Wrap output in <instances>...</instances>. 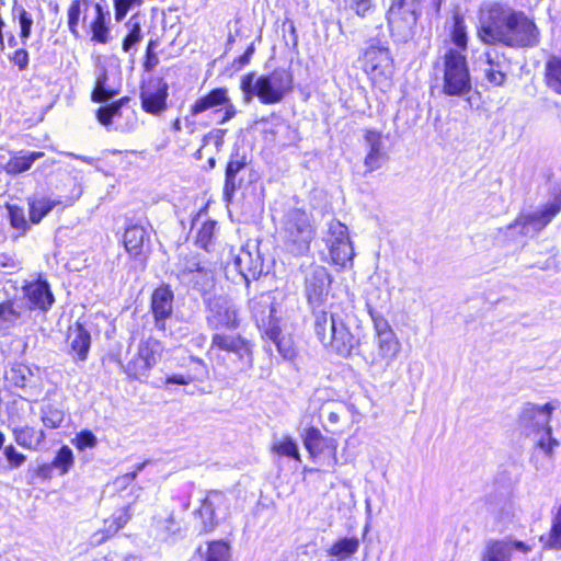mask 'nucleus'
Here are the masks:
<instances>
[{"mask_svg": "<svg viewBox=\"0 0 561 561\" xmlns=\"http://www.w3.org/2000/svg\"><path fill=\"white\" fill-rule=\"evenodd\" d=\"M484 56L486 67L483 71L486 80L496 87L503 85L511 68L510 60L496 48L488 49Z\"/></svg>", "mask_w": 561, "mask_h": 561, "instance_id": "nucleus-19", "label": "nucleus"}, {"mask_svg": "<svg viewBox=\"0 0 561 561\" xmlns=\"http://www.w3.org/2000/svg\"><path fill=\"white\" fill-rule=\"evenodd\" d=\"M556 405L548 402L542 407L526 403L518 416V426L526 433V435L530 434H540L545 428L550 426L551 414Z\"/></svg>", "mask_w": 561, "mask_h": 561, "instance_id": "nucleus-12", "label": "nucleus"}, {"mask_svg": "<svg viewBox=\"0 0 561 561\" xmlns=\"http://www.w3.org/2000/svg\"><path fill=\"white\" fill-rule=\"evenodd\" d=\"M145 240L148 234L142 226H128L124 233V247L130 256L137 257L142 253Z\"/></svg>", "mask_w": 561, "mask_h": 561, "instance_id": "nucleus-31", "label": "nucleus"}, {"mask_svg": "<svg viewBox=\"0 0 561 561\" xmlns=\"http://www.w3.org/2000/svg\"><path fill=\"white\" fill-rule=\"evenodd\" d=\"M151 369V365L147 364V362L140 357L138 353L134 356L133 359L128 362L124 368L127 376L134 379H141L142 377H147Z\"/></svg>", "mask_w": 561, "mask_h": 561, "instance_id": "nucleus-49", "label": "nucleus"}, {"mask_svg": "<svg viewBox=\"0 0 561 561\" xmlns=\"http://www.w3.org/2000/svg\"><path fill=\"white\" fill-rule=\"evenodd\" d=\"M9 59L19 68L20 71H24L28 67L30 55L24 48L16 49Z\"/></svg>", "mask_w": 561, "mask_h": 561, "instance_id": "nucleus-64", "label": "nucleus"}, {"mask_svg": "<svg viewBox=\"0 0 561 561\" xmlns=\"http://www.w3.org/2000/svg\"><path fill=\"white\" fill-rule=\"evenodd\" d=\"M206 305V322L213 330H234L239 327V311L233 301L224 295L204 298Z\"/></svg>", "mask_w": 561, "mask_h": 561, "instance_id": "nucleus-8", "label": "nucleus"}, {"mask_svg": "<svg viewBox=\"0 0 561 561\" xmlns=\"http://www.w3.org/2000/svg\"><path fill=\"white\" fill-rule=\"evenodd\" d=\"M127 101L126 98H123L118 101L112 102L111 104H106L101 106L96 112V117L99 122L104 126H110L113 118L116 116H121L122 105Z\"/></svg>", "mask_w": 561, "mask_h": 561, "instance_id": "nucleus-48", "label": "nucleus"}, {"mask_svg": "<svg viewBox=\"0 0 561 561\" xmlns=\"http://www.w3.org/2000/svg\"><path fill=\"white\" fill-rule=\"evenodd\" d=\"M332 284V276L324 266L310 265L305 271L304 291L312 310L324 308Z\"/></svg>", "mask_w": 561, "mask_h": 561, "instance_id": "nucleus-9", "label": "nucleus"}, {"mask_svg": "<svg viewBox=\"0 0 561 561\" xmlns=\"http://www.w3.org/2000/svg\"><path fill=\"white\" fill-rule=\"evenodd\" d=\"M41 419L46 427L58 428L64 422L65 413L53 404H46L41 409Z\"/></svg>", "mask_w": 561, "mask_h": 561, "instance_id": "nucleus-46", "label": "nucleus"}, {"mask_svg": "<svg viewBox=\"0 0 561 561\" xmlns=\"http://www.w3.org/2000/svg\"><path fill=\"white\" fill-rule=\"evenodd\" d=\"M113 2L115 9V20L117 22L123 21L131 8L142 4V0H113Z\"/></svg>", "mask_w": 561, "mask_h": 561, "instance_id": "nucleus-59", "label": "nucleus"}, {"mask_svg": "<svg viewBox=\"0 0 561 561\" xmlns=\"http://www.w3.org/2000/svg\"><path fill=\"white\" fill-rule=\"evenodd\" d=\"M369 314L374 322L376 339L380 337L381 335L385 336V335L394 333L393 330L391 329L388 320L380 312H377V311L370 309Z\"/></svg>", "mask_w": 561, "mask_h": 561, "instance_id": "nucleus-58", "label": "nucleus"}, {"mask_svg": "<svg viewBox=\"0 0 561 561\" xmlns=\"http://www.w3.org/2000/svg\"><path fill=\"white\" fill-rule=\"evenodd\" d=\"M22 305L15 299L0 302V332H7L16 327L22 319Z\"/></svg>", "mask_w": 561, "mask_h": 561, "instance_id": "nucleus-30", "label": "nucleus"}, {"mask_svg": "<svg viewBox=\"0 0 561 561\" xmlns=\"http://www.w3.org/2000/svg\"><path fill=\"white\" fill-rule=\"evenodd\" d=\"M540 437L536 442V446L545 453L548 458H552L553 450L559 446V442L552 437V428L548 426L540 434Z\"/></svg>", "mask_w": 561, "mask_h": 561, "instance_id": "nucleus-54", "label": "nucleus"}, {"mask_svg": "<svg viewBox=\"0 0 561 561\" xmlns=\"http://www.w3.org/2000/svg\"><path fill=\"white\" fill-rule=\"evenodd\" d=\"M561 211V192L550 202L535 210L520 211L505 229L517 230L523 237H537Z\"/></svg>", "mask_w": 561, "mask_h": 561, "instance_id": "nucleus-7", "label": "nucleus"}, {"mask_svg": "<svg viewBox=\"0 0 561 561\" xmlns=\"http://www.w3.org/2000/svg\"><path fill=\"white\" fill-rule=\"evenodd\" d=\"M7 208L11 226L19 231L25 232L28 228V224L25 218L23 208L16 205H8Z\"/></svg>", "mask_w": 561, "mask_h": 561, "instance_id": "nucleus-56", "label": "nucleus"}, {"mask_svg": "<svg viewBox=\"0 0 561 561\" xmlns=\"http://www.w3.org/2000/svg\"><path fill=\"white\" fill-rule=\"evenodd\" d=\"M181 366L185 368V374L190 377L192 382L204 381L209 376L206 363L199 357L188 356L183 359Z\"/></svg>", "mask_w": 561, "mask_h": 561, "instance_id": "nucleus-38", "label": "nucleus"}, {"mask_svg": "<svg viewBox=\"0 0 561 561\" xmlns=\"http://www.w3.org/2000/svg\"><path fill=\"white\" fill-rule=\"evenodd\" d=\"M96 436L91 431L87 430L78 433L73 439L75 446L80 450L92 448L96 445Z\"/></svg>", "mask_w": 561, "mask_h": 561, "instance_id": "nucleus-61", "label": "nucleus"}, {"mask_svg": "<svg viewBox=\"0 0 561 561\" xmlns=\"http://www.w3.org/2000/svg\"><path fill=\"white\" fill-rule=\"evenodd\" d=\"M324 437L321 432L316 427H310L306 431L304 444L307 450L313 456L321 451Z\"/></svg>", "mask_w": 561, "mask_h": 561, "instance_id": "nucleus-53", "label": "nucleus"}, {"mask_svg": "<svg viewBox=\"0 0 561 561\" xmlns=\"http://www.w3.org/2000/svg\"><path fill=\"white\" fill-rule=\"evenodd\" d=\"M230 547L222 540L208 543L205 552V561H229Z\"/></svg>", "mask_w": 561, "mask_h": 561, "instance_id": "nucleus-47", "label": "nucleus"}, {"mask_svg": "<svg viewBox=\"0 0 561 561\" xmlns=\"http://www.w3.org/2000/svg\"><path fill=\"white\" fill-rule=\"evenodd\" d=\"M12 18L19 22L20 39L21 43L25 45L32 34V26L34 23L33 16L22 4L19 3L18 0H14L12 5Z\"/></svg>", "mask_w": 561, "mask_h": 561, "instance_id": "nucleus-36", "label": "nucleus"}, {"mask_svg": "<svg viewBox=\"0 0 561 561\" xmlns=\"http://www.w3.org/2000/svg\"><path fill=\"white\" fill-rule=\"evenodd\" d=\"M263 337L268 339L277 348L279 355L286 360H293L296 357V348L289 335L282 333L279 324L275 327V334H263Z\"/></svg>", "mask_w": 561, "mask_h": 561, "instance_id": "nucleus-35", "label": "nucleus"}, {"mask_svg": "<svg viewBox=\"0 0 561 561\" xmlns=\"http://www.w3.org/2000/svg\"><path fill=\"white\" fill-rule=\"evenodd\" d=\"M168 83L161 78H153L141 87L140 100L145 112L159 115L167 108Z\"/></svg>", "mask_w": 561, "mask_h": 561, "instance_id": "nucleus-14", "label": "nucleus"}, {"mask_svg": "<svg viewBox=\"0 0 561 561\" xmlns=\"http://www.w3.org/2000/svg\"><path fill=\"white\" fill-rule=\"evenodd\" d=\"M217 106H224L222 110H215V114H220L218 124H225L236 115V107L228 98V91L225 88L213 89L209 93L201 96L191 106V114L197 116L208 110Z\"/></svg>", "mask_w": 561, "mask_h": 561, "instance_id": "nucleus-11", "label": "nucleus"}, {"mask_svg": "<svg viewBox=\"0 0 561 561\" xmlns=\"http://www.w3.org/2000/svg\"><path fill=\"white\" fill-rule=\"evenodd\" d=\"M364 139L368 149L364 164L367 172H373L381 168V165L388 160V153L383 144V136L380 131L367 129L365 131Z\"/></svg>", "mask_w": 561, "mask_h": 561, "instance_id": "nucleus-21", "label": "nucleus"}, {"mask_svg": "<svg viewBox=\"0 0 561 561\" xmlns=\"http://www.w3.org/2000/svg\"><path fill=\"white\" fill-rule=\"evenodd\" d=\"M313 331L324 348L342 357H348L358 345V339L351 332L348 317L342 311L324 308L312 310Z\"/></svg>", "mask_w": 561, "mask_h": 561, "instance_id": "nucleus-2", "label": "nucleus"}, {"mask_svg": "<svg viewBox=\"0 0 561 561\" xmlns=\"http://www.w3.org/2000/svg\"><path fill=\"white\" fill-rule=\"evenodd\" d=\"M67 343L69 354L77 364L87 360L91 346V334L83 324L77 322L73 327L69 328Z\"/></svg>", "mask_w": 561, "mask_h": 561, "instance_id": "nucleus-23", "label": "nucleus"}, {"mask_svg": "<svg viewBox=\"0 0 561 561\" xmlns=\"http://www.w3.org/2000/svg\"><path fill=\"white\" fill-rule=\"evenodd\" d=\"M182 278L199 290L204 298L210 296L209 290L214 286V274L209 268L202 266L197 260L193 259L185 264L182 270Z\"/></svg>", "mask_w": 561, "mask_h": 561, "instance_id": "nucleus-20", "label": "nucleus"}, {"mask_svg": "<svg viewBox=\"0 0 561 561\" xmlns=\"http://www.w3.org/2000/svg\"><path fill=\"white\" fill-rule=\"evenodd\" d=\"M294 78L285 68H276L267 75L256 77L249 72L241 78L240 88L247 103L256 96L265 105L280 103L293 90Z\"/></svg>", "mask_w": 561, "mask_h": 561, "instance_id": "nucleus-3", "label": "nucleus"}, {"mask_svg": "<svg viewBox=\"0 0 561 561\" xmlns=\"http://www.w3.org/2000/svg\"><path fill=\"white\" fill-rule=\"evenodd\" d=\"M378 346V356L374 357L370 365H378L379 362H385V366L388 367L397 358L401 350V344L396 333L388 334L376 339Z\"/></svg>", "mask_w": 561, "mask_h": 561, "instance_id": "nucleus-27", "label": "nucleus"}, {"mask_svg": "<svg viewBox=\"0 0 561 561\" xmlns=\"http://www.w3.org/2000/svg\"><path fill=\"white\" fill-rule=\"evenodd\" d=\"M211 348L233 353L240 359L248 357V365L252 366L250 343L240 334L215 333L211 336Z\"/></svg>", "mask_w": 561, "mask_h": 561, "instance_id": "nucleus-22", "label": "nucleus"}, {"mask_svg": "<svg viewBox=\"0 0 561 561\" xmlns=\"http://www.w3.org/2000/svg\"><path fill=\"white\" fill-rule=\"evenodd\" d=\"M44 152L32 151V152H20V154L13 156L7 163V171L12 174H19L31 169L32 164L42 158Z\"/></svg>", "mask_w": 561, "mask_h": 561, "instance_id": "nucleus-37", "label": "nucleus"}, {"mask_svg": "<svg viewBox=\"0 0 561 561\" xmlns=\"http://www.w3.org/2000/svg\"><path fill=\"white\" fill-rule=\"evenodd\" d=\"M359 540L356 537L339 539L329 550V554L339 559L347 558L357 552Z\"/></svg>", "mask_w": 561, "mask_h": 561, "instance_id": "nucleus-43", "label": "nucleus"}, {"mask_svg": "<svg viewBox=\"0 0 561 561\" xmlns=\"http://www.w3.org/2000/svg\"><path fill=\"white\" fill-rule=\"evenodd\" d=\"M540 540L546 548L561 549V505L553 517L550 533L546 537L541 536Z\"/></svg>", "mask_w": 561, "mask_h": 561, "instance_id": "nucleus-44", "label": "nucleus"}, {"mask_svg": "<svg viewBox=\"0 0 561 561\" xmlns=\"http://www.w3.org/2000/svg\"><path fill=\"white\" fill-rule=\"evenodd\" d=\"M22 291L27 299L30 310L37 309L42 312H47L55 302L50 286L44 279L26 283L22 287Z\"/></svg>", "mask_w": 561, "mask_h": 561, "instance_id": "nucleus-16", "label": "nucleus"}, {"mask_svg": "<svg viewBox=\"0 0 561 561\" xmlns=\"http://www.w3.org/2000/svg\"><path fill=\"white\" fill-rule=\"evenodd\" d=\"M216 228L217 222L215 220H207L198 229L196 236V243L206 251H210V247L213 245V241L215 238Z\"/></svg>", "mask_w": 561, "mask_h": 561, "instance_id": "nucleus-50", "label": "nucleus"}, {"mask_svg": "<svg viewBox=\"0 0 561 561\" xmlns=\"http://www.w3.org/2000/svg\"><path fill=\"white\" fill-rule=\"evenodd\" d=\"M107 72L104 67L101 68L98 75L94 90L92 92V100L98 103H105L113 98L115 91L107 88Z\"/></svg>", "mask_w": 561, "mask_h": 561, "instance_id": "nucleus-45", "label": "nucleus"}, {"mask_svg": "<svg viewBox=\"0 0 561 561\" xmlns=\"http://www.w3.org/2000/svg\"><path fill=\"white\" fill-rule=\"evenodd\" d=\"M330 250L331 260L334 264L346 266L348 262L353 261L354 250L351 241L331 242L328 244Z\"/></svg>", "mask_w": 561, "mask_h": 561, "instance_id": "nucleus-40", "label": "nucleus"}, {"mask_svg": "<svg viewBox=\"0 0 561 561\" xmlns=\"http://www.w3.org/2000/svg\"><path fill=\"white\" fill-rule=\"evenodd\" d=\"M366 68L374 77L391 72V56L386 47H370L365 54Z\"/></svg>", "mask_w": 561, "mask_h": 561, "instance_id": "nucleus-25", "label": "nucleus"}, {"mask_svg": "<svg viewBox=\"0 0 561 561\" xmlns=\"http://www.w3.org/2000/svg\"><path fill=\"white\" fill-rule=\"evenodd\" d=\"M81 15V0H73L68 9V27L75 37H79L78 24Z\"/></svg>", "mask_w": 561, "mask_h": 561, "instance_id": "nucleus-57", "label": "nucleus"}, {"mask_svg": "<svg viewBox=\"0 0 561 561\" xmlns=\"http://www.w3.org/2000/svg\"><path fill=\"white\" fill-rule=\"evenodd\" d=\"M233 266L247 284L257 279L264 272L263 259L255 243H247L233 257Z\"/></svg>", "mask_w": 561, "mask_h": 561, "instance_id": "nucleus-13", "label": "nucleus"}, {"mask_svg": "<svg viewBox=\"0 0 561 561\" xmlns=\"http://www.w3.org/2000/svg\"><path fill=\"white\" fill-rule=\"evenodd\" d=\"M451 39L457 47H459L461 49H466V47H467L466 28H465V25L462 24V22H460L458 20H456V22H455L454 30L451 33Z\"/></svg>", "mask_w": 561, "mask_h": 561, "instance_id": "nucleus-63", "label": "nucleus"}, {"mask_svg": "<svg viewBox=\"0 0 561 561\" xmlns=\"http://www.w3.org/2000/svg\"><path fill=\"white\" fill-rule=\"evenodd\" d=\"M280 234L286 249L294 255H304L314 238L310 215L301 208L287 209L282 219Z\"/></svg>", "mask_w": 561, "mask_h": 561, "instance_id": "nucleus-5", "label": "nucleus"}, {"mask_svg": "<svg viewBox=\"0 0 561 561\" xmlns=\"http://www.w3.org/2000/svg\"><path fill=\"white\" fill-rule=\"evenodd\" d=\"M328 234L329 236L325 239L327 245L331 244V242L334 241H351L348 237L347 227L335 219L330 220V222L328 224Z\"/></svg>", "mask_w": 561, "mask_h": 561, "instance_id": "nucleus-51", "label": "nucleus"}, {"mask_svg": "<svg viewBox=\"0 0 561 561\" xmlns=\"http://www.w3.org/2000/svg\"><path fill=\"white\" fill-rule=\"evenodd\" d=\"M245 157L239 152L231 153L225 170L224 199L230 203L234 193L241 187L243 178L240 173L245 169Z\"/></svg>", "mask_w": 561, "mask_h": 561, "instance_id": "nucleus-18", "label": "nucleus"}, {"mask_svg": "<svg viewBox=\"0 0 561 561\" xmlns=\"http://www.w3.org/2000/svg\"><path fill=\"white\" fill-rule=\"evenodd\" d=\"M272 449L279 456H287L300 460L298 446L291 437L287 436L283 440L274 443Z\"/></svg>", "mask_w": 561, "mask_h": 561, "instance_id": "nucleus-52", "label": "nucleus"}, {"mask_svg": "<svg viewBox=\"0 0 561 561\" xmlns=\"http://www.w3.org/2000/svg\"><path fill=\"white\" fill-rule=\"evenodd\" d=\"M3 454L5 456V459L10 463L11 468H19L26 460V457L23 454L19 453L13 445L5 446L3 449Z\"/></svg>", "mask_w": 561, "mask_h": 561, "instance_id": "nucleus-62", "label": "nucleus"}, {"mask_svg": "<svg viewBox=\"0 0 561 561\" xmlns=\"http://www.w3.org/2000/svg\"><path fill=\"white\" fill-rule=\"evenodd\" d=\"M174 294L168 285L158 287L151 296V312L154 318V327L165 330V321L173 313Z\"/></svg>", "mask_w": 561, "mask_h": 561, "instance_id": "nucleus-17", "label": "nucleus"}, {"mask_svg": "<svg viewBox=\"0 0 561 561\" xmlns=\"http://www.w3.org/2000/svg\"><path fill=\"white\" fill-rule=\"evenodd\" d=\"M154 529L157 537L161 540H168L170 537L178 535L181 530L180 522L174 517L173 511H165L154 517Z\"/></svg>", "mask_w": 561, "mask_h": 561, "instance_id": "nucleus-33", "label": "nucleus"}, {"mask_svg": "<svg viewBox=\"0 0 561 561\" xmlns=\"http://www.w3.org/2000/svg\"><path fill=\"white\" fill-rule=\"evenodd\" d=\"M478 36L484 44L511 48L535 47L540 42L539 28L525 12L497 2L481 10Z\"/></svg>", "mask_w": 561, "mask_h": 561, "instance_id": "nucleus-1", "label": "nucleus"}, {"mask_svg": "<svg viewBox=\"0 0 561 561\" xmlns=\"http://www.w3.org/2000/svg\"><path fill=\"white\" fill-rule=\"evenodd\" d=\"M5 379L12 386L22 389L25 394H34V375L27 365L21 363L13 364L10 369L5 371Z\"/></svg>", "mask_w": 561, "mask_h": 561, "instance_id": "nucleus-26", "label": "nucleus"}, {"mask_svg": "<svg viewBox=\"0 0 561 561\" xmlns=\"http://www.w3.org/2000/svg\"><path fill=\"white\" fill-rule=\"evenodd\" d=\"M195 516L202 520L201 531L209 533L216 527L215 506L210 496L203 500L201 507L195 511Z\"/></svg>", "mask_w": 561, "mask_h": 561, "instance_id": "nucleus-42", "label": "nucleus"}, {"mask_svg": "<svg viewBox=\"0 0 561 561\" xmlns=\"http://www.w3.org/2000/svg\"><path fill=\"white\" fill-rule=\"evenodd\" d=\"M51 462L60 470V474L67 473L73 463L72 450L68 446H62Z\"/></svg>", "mask_w": 561, "mask_h": 561, "instance_id": "nucleus-55", "label": "nucleus"}, {"mask_svg": "<svg viewBox=\"0 0 561 561\" xmlns=\"http://www.w3.org/2000/svg\"><path fill=\"white\" fill-rule=\"evenodd\" d=\"M546 82L547 85L561 95V58L550 57L546 62Z\"/></svg>", "mask_w": 561, "mask_h": 561, "instance_id": "nucleus-41", "label": "nucleus"}, {"mask_svg": "<svg viewBox=\"0 0 561 561\" xmlns=\"http://www.w3.org/2000/svg\"><path fill=\"white\" fill-rule=\"evenodd\" d=\"M514 550L528 553L531 549L525 542L512 538L490 539L485 542L480 561H511Z\"/></svg>", "mask_w": 561, "mask_h": 561, "instance_id": "nucleus-15", "label": "nucleus"}, {"mask_svg": "<svg viewBox=\"0 0 561 561\" xmlns=\"http://www.w3.org/2000/svg\"><path fill=\"white\" fill-rule=\"evenodd\" d=\"M13 435L18 445L33 450L37 449L45 439V432L43 430H36L27 425L13 428Z\"/></svg>", "mask_w": 561, "mask_h": 561, "instance_id": "nucleus-32", "label": "nucleus"}, {"mask_svg": "<svg viewBox=\"0 0 561 561\" xmlns=\"http://www.w3.org/2000/svg\"><path fill=\"white\" fill-rule=\"evenodd\" d=\"M434 69L442 73V91L448 96H463L471 89V76L466 56L456 48H448L437 59Z\"/></svg>", "mask_w": 561, "mask_h": 561, "instance_id": "nucleus-4", "label": "nucleus"}, {"mask_svg": "<svg viewBox=\"0 0 561 561\" xmlns=\"http://www.w3.org/2000/svg\"><path fill=\"white\" fill-rule=\"evenodd\" d=\"M251 314L263 334H275L279 324L275 297L271 291L262 293L249 302Z\"/></svg>", "mask_w": 561, "mask_h": 561, "instance_id": "nucleus-10", "label": "nucleus"}, {"mask_svg": "<svg viewBox=\"0 0 561 561\" xmlns=\"http://www.w3.org/2000/svg\"><path fill=\"white\" fill-rule=\"evenodd\" d=\"M163 350V344L150 336L139 342L137 353L153 368L161 358Z\"/></svg>", "mask_w": 561, "mask_h": 561, "instance_id": "nucleus-34", "label": "nucleus"}, {"mask_svg": "<svg viewBox=\"0 0 561 561\" xmlns=\"http://www.w3.org/2000/svg\"><path fill=\"white\" fill-rule=\"evenodd\" d=\"M141 491L142 489L140 486H131L128 494L134 496V501L114 512V514L105 520L107 533L115 534L127 524L133 515L131 505L140 496Z\"/></svg>", "mask_w": 561, "mask_h": 561, "instance_id": "nucleus-29", "label": "nucleus"}, {"mask_svg": "<svg viewBox=\"0 0 561 561\" xmlns=\"http://www.w3.org/2000/svg\"><path fill=\"white\" fill-rule=\"evenodd\" d=\"M226 133V129L220 128L210 130L208 134L204 135L202 139V148L208 146L209 144H213L216 147L217 151L221 150Z\"/></svg>", "mask_w": 561, "mask_h": 561, "instance_id": "nucleus-60", "label": "nucleus"}, {"mask_svg": "<svg viewBox=\"0 0 561 561\" xmlns=\"http://www.w3.org/2000/svg\"><path fill=\"white\" fill-rule=\"evenodd\" d=\"M111 11L105 0L94 4V18L90 22L91 39L99 44H106L110 41Z\"/></svg>", "mask_w": 561, "mask_h": 561, "instance_id": "nucleus-24", "label": "nucleus"}, {"mask_svg": "<svg viewBox=\"0 0 561 561\" xmlns=\"http://www.w3.org/2000/svg\"><path fill=\"white\" fill-rule=\"evenodd\" d=\"M128 33L123 39L122 48L125 53L130 51L137 44L142 41V31L140 18L138 14H134L126 23Z\"/></svg>", "mask_w": 561, "mask_h": 561, "instance_id": "nucleus-39", "label": "nucleus"}, {"mask_svg": "<svg viewBox=\"0 0 561 561\" xmlns=\"http://www.w3.org/2000/svg\"><path fill=\"white\" fill-rule=\"evenodd\" d=\"M420 15V0H391L387 20L393 39L398 43L412 39Z\"/></svg>", "mask_w": 561, "mask_h": 561, "instance_id": "nucleus-6", "label": "nucleus"}, {"mask_svg": "<svg viewBox=\"0 0 561 561\" xmlns=\"http://www.w3.org/2000/svg\"><path fill=\"white\" fill-rule=\"evenodd\" d=\"M81 191L77 194L76 197L68 198L67 201H61L59 198H48V197H39L33 198L28 202L30 207V220L33 224H38L48 213L53 210V208L57 205L65 204L71 205L76 198L79 197Z\"/></svg>", "mask_w": 561, "mask_h": 561, "instance_id": "nucleus-28", "label": "nucleus"}]
</instances>
